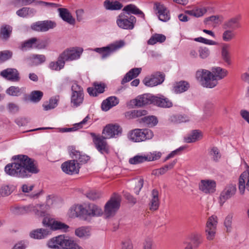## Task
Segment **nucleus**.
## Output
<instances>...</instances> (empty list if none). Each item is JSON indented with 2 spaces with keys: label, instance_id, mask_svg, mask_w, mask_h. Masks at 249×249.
<instances>
[{
  "label": "nucleus",
  "instance_id": "1",
  "mask_svg": "<svg viewBox=\"0 0 249 249\" xmlns=\"http://www.w3.org/2000/svg\"><path fill=\"white\" fill-rule=\"evenodd\" d=\"M15 160L13 163L6 165L4 171L6 174L15 177L25 178L29 173L36 174L38 172L34 160L26 155H18L12 157Z\"/></svg>",
  "mask_w": 249,
  "mask_h": 249
},
{
  "label": "nucleus",
  "instance_id": "2",
  "mask_svg": "<svg viewBox=\"0 0 249 249\" xmlns=\"http://www.w3.org/2000/svg\"><path fill=\"white\" fill-rule=\"evenodd\" d=\"M74 240L71 237L60 235L48 241L47 246L53 249H69L73 245Z\"/></svg>",
  "mask_w": 249,
  "mask_h": 249
},
{
  "label": "nucleus",
  "instance_id": "3",
  "mask_svg": "<svg viewBox=\"0 0 249 249\" xmlns=\"http://www.w3.org/2000/svg\"><path fill=\"white\" fill-rule=\"evenodd\" d=\"M125 44V42L123 40L116 41L109 44L106 47L96 48L91 49L101 55L102 59H106L112 53L123 48Z\"/></svg>",
  "mask_w": 249,
  "mask_h": 249
},
{
  "label": "nucleus",
  "instance_id": "4",
  "mask_svg": "<svg viewBox=\"0 0 249 249\" xmlns=\"http://www.w3.org/2000/svg\"><path fill=\"white\" fill-rule=\"evenodd\" d=\"M121 196L114 194L106 203L104 207V213L107 217H113L120 207Z\"/></svg>",
  "mask_w": 249,
  "mask_h": 249
},
{
  "label": "nucleus",
  "instance_id": "5",
  "mask_svg": "<svg viewBox=\"0 0 249 249\" xmlns=\"http://www.w3.org/2000/svg\"><path fill=\"white\" fill-rule=\"evenodd\" d=\"M211 71L205 69H199L196 73V78L202 86L207 88H214V82L212 79Z\"/></svg>",
  "mask_w": 249,
  "mask_h": 249
},
{
  "label": "nucleus",
  "instance_id": "6",
  "mask_svg": "<svg viewBox=\"0 0 249 249\" xmlns=\"http://www.w3.org/2000/svg\"><path fill=\"white\" fill-rule=\"evenodd\" d=\"M71 106L76 108L81 106L84 101V94L83 88L74 83L71 87Z\"/></svg>",
  "mask_w": 249,
  "mask_h": 249
},
{
  "label": "nucleus",
  "instance_id": "7",
  "mask_svg": "<svg viewBox=\"0 0 249 249\" xmlns=\"http://www.w3.org/2000/svg\"><path fill=\"white\" fill-rule=\"evenodd\" d=\"M153 136V132L148 129H135L128 134V139L134 142H140L151 139Z\"/></svg>",
  "mask_w": 249,
  "mask_h": 249
},
{
  "label": "nucleus",
  "instance_id": "8",
  "mask_svg": "<svg viewBox=\"0 0 249 249\" xmlns=\"http://www.w3.org/2000/svg\"><path fill=\"white\" fill-rule=\"evenodd\" d=\"M136 22V18L133 16L121 13L117 17L116 23L117 25L122 29L132 30L134 28Z\"/></svg>",
  "mask_w": 249,
  "mask_h": 249
},
{
  "label": "nucleus",
  "instance_id": "9",
  "mask_svg": "<svg viewBox=\"0 0 249 249\" xmlns=\"http://www.w3.org/2000/svg\"><path fill=\"white\" fill-rule=\"evenodd\" d=\"M122 131V128L118 124H109L104 127L102 135L109 139L120 136Z\"/></svg>",
  "mask_w": 249,
  "mask_h": 249
},
{
  "label": "nucleus",
  "instance_id": "10",
  "mask_svg": "<svg viewBox=\"0 0 249 249\" xmlns=\"http://www.w3.org/2000/svg\"><path fill=\"white\" fill-rule=\"evenodd\" d=\"M93 140V142L96 149L102 154L108 153L109 151V147L107 144L105 137L103 135L101 136L100 135H97L94 133H90Z\"/></svg>",
  "mask_w": 249,
  "mask_h": 249
},
{
  "label": "nucleus",
  "instance_id": "11",
  "mask_svg": "<svg viewBox=\"0 0 249 249\" xmlns=\"http://www.w3.org/2000/svg\"><path fill=\"white\" fill-rule=\"evenodd\" d=\"M217 223V216L213 215L208 218L205 228L206 236L208 240H213L214 238Z\"/></svg>",
  "mask_w": 249,
  "mask_h": 249
},
{
  "label": "nucleus",
  "instance_id": "12",
  "mask_svg": "<svg viewBox=\"0 0 249 249\" xmlns=\"http://www.w3.org/2000/svg\"><path fill=\"white\" fill-rule=\"evenodd\" d=\"M83 49L80 47H74L66 49L59 55L61 58L65 61H70L78 59L82 53Z\"/></svg>",
  "mask_w": 249,
  "mask_h": 249
},
{
  "label": "nucleus",
  "instance_id": "13",
  "mask_svg": "<svg viewBox=\"0 0 249 249\" xmlns=\"http://www.w3.org/2000/svg\"><path fill=\"white\" fill-rule=\"evenodd\" d=\"M236 191V185L231 183L227 184L221 192L218 197V202L221 206H223L226 201L233 196Z\"/></svg>",
  "mask_w": 249,
  "mask_h": 249
},
{
  "label": "nucleus",
  "instance_id": "14",
  "mask_svg": "<svg viewBox=\"0 0 249 249\" xmlns=\"http://www.w3.org/2000/svg\"><path fill=\"white\" fill-rule=\"evenodd\" d=\"M83 206V217L99 216L103 213L102 209L93 203L84 204Z\"/></svg>",
  "mask_w": 249,
  "mask_h": 249
},
{
  "label": "nucleus",
  "instance_id": "15",
  "mask_svg": "<svg viewBox=\"0 0 249 249\" xmlns=\"http://www.w3.org/2000/svg\"><path fill=\"white\" fill-rule=\"evenodd\" d=\"M153 9L159 20L163 22H167L170 19L169 10L164 4L160 2H155Z\"/></svg>",
  "mask_w": 249,
  "mask_h": 249
},
{
  "label": "nucleus",
  "instance_id": "16",
  "mask_svg": "<svg viewBox=\"0 0 249 249\" xmlns=\"http://www.w3.org/2000/svg\"><path fill=\"white\" fill-rule=\"evenodd\" d=\"M49 209V206L45 204H36V205L31 204L20 208L21 211L33 212L40 216H45V213Z\"/></svg>",
  "mask_w": 249,
  "mask_h": 249
},
{
  "label": "nucleus",
  "instance_id": "17",
  "mask_svg": "<svg viewBox=\"0 0 249 249\" xmlns=\"http://www.w3.org/2000/svg\"><path fill=\"white\" fill-rule=\"evenodd\" d=\"M61 167L63 172L70 175L78 174L80 168L79 163H76L74 160L63 162Z\"/></svg>",
  "mask_w": 249,
  "mask_h": 249
},
{
  "label": "nucleus",
  "instance_id": "18",
  "mask_svg": "<svg viewBox=\"0 0 249 249\" xmlns=\"http://www.w3.org/2000/svg\"><path fill=\"white\" fill-rule=\"evenodd\" d=\"M164 80V75L160 72H156L151 76L145 77L142 82L146 86L154 87L160 84Z\"/></svg>",
  "mask_w": 249,
  "mask_h": 249
},
{
  "label": "nucleus",
  "instance_id": "19",
  "mask_svg": "<svg viewBox=\"0 0 249 249\" xmlns=\"http://www.w3.org/2000/svg\"><path fill=\"white\" fill-rule=\"evenodd\" d=\"M56 26V23L51 20L37 21L31 25V29L38 32H46Z\"/></svg>",
  "mask_w": 249,
  "mask_h": 249
},
{
  "label": "nucleus",
  "instance_id": "20",
  "mask_svg": "<svg viewBox=\"0 0 249 249\" xmlns=\"http://www.w3.org/2000/svg\"><path fill=\"white\" fill-rule=\"evenodd\" d=\"M216 183L213 179H203L199 183V189L205 194H213L216 191Z\"/></svg>",
  "mask_w": 249,
  "mask_h": 249
},
{
  "label": "nucleus",
  "instance_id": "21",
  "mask_svg": "<svg viewBox=\"0 0 249 249\" xmlns=\"http://www.w3.org/2000/svg\"><path fill=\"white\" fill-rule=\"evenodd\" d=\"M211 72H212L211 78L215 82H214V87L218 85V81L224 79L228 73L227 70L220 67H212Z\"/></svg>",
  "mask_w": 249,
  "mask_h": 249
},
{
  "label": "nucleus",
  "instance_id": "22",
  "mask_svg": "<svg viewBox=\"0 0 249 249\" xmlns=\"http://www.w3.org/2000/svg\"><path fill=\"white\" fill-rule=\"evenodd\" d=\"M238 188L240 193L244 194L245 189L249 191V170L241 174L239 178Z\"/></svg>",
  "mask_w": 249,
  "mask_h": 249
},
{
  "label": "nucleus",
  "instance_id": "23",
  "mask_svg": "<svg viewBox=\"0 0 249 249\" xmlns=\"http://www.w3.org/2000/svg\"><path fill=\"white\" fill-rule=\"evenodd\" d=\"M0 75L4 78L12 81L19 80V73L16 69L8 68L0 72Z\"/></svg>",
  "mask_w": 249,
  "mask_h": 249
},
{
  "label": "nucleus",
  "instance_id": "24",
  "mask_svg": "<svg viewBox=\"0 0 249 249\" xmlns=\"http://www.w3.org/2000/svg\"><path fill=\"white\" fill-rule=\"evenodd\" d=\"M153 97V96L150 94H144L138 96L131 102L135 106L141 107L145 105L152 103Z\"/></svg>",
  "mask_w": 249,
  "mask_h": 249
},
{
  "label": "nucleus",
  "instance_id": "25",
  "mask_svg": "<svg viewBox=\"0 0 249 249\" xmlns=\"http://www.w3.org/2000/svg\"><path fill=\"white\" fill-rule=\"evenodd\" d=\"M69 149L70 156L75 160V162H79L83 164L86 163L89 160V156L81 154L80 151L76 150L74 147H71Z\"/></svg>",
  "mask_w": 249,
  "mask_h": 249
},
{
  "label": "nucleus",
  "instance_id": "26",
  "mask_svg": "<svg viewBox=\"0 0 249 249\" xmlns=\"http://www.w3.org/2000/svg\"><path fill=\"white\" fill-rule=\"evenodd\" d=\"M154 104L161 107H170L172 106V102L167 98L160 95V96H153V102Z\"/></svg>",
  "mask_w": 249,
  "mask_h": 249
},
{
  "label": "nucleus",
  "instance_id": "27",
  "mask_svg": "<svg viewBox=\"0 0 249 249\" xmlns=\"http://www.w3.org/2000/svg\"><path fill=\"white\" fill-rule=\"evenodd\" d=\"M58 11L60 17L64 21L70 25H74L75 24V19L67 9L60 8L58 9Z\"/></svg>",
  "mask_w": 249,
  "mask_h": 249
},
{
  "label": "nucleus",
  "instance_id": "28",
  "mask_svg": "<svg viewBox=\"0 0 249 249\" xmlns=\"http://www.w3.org/2000/svg\"><path fill=\"white\" fill-rule=\"evenodd\" d=\"M119 99L115 96H110L104 100L101 105V108L103 111H108L112 107L119 104Z\"/></svg>",
  "mask_w": 249,
  "mask_h": 249
},
{
  "label": "nucleus",
  "instance_id": "29",
  "mask_svg": "<svg viewBox=\"0 0 249 249\" xmlns=\"http://www.w3.org/2000/svg\"><path fill=\"white\" fill-rule=\"evenodd\" d=\"M83 204H77L71 206L69 209L68 215L71 218L83 217Z\"/></svg>",
  "mask_w": 249,
  "mask_h": 249
},
{
  "label": "nucleus",
  "instance_id": "30",
  "mask_svg": "<svg viewBox=\"0 0 249 249\" xmlns=\"http://www.w3.org/2000/svg\"><path fill=\"white\" fill-rule=\"evenodd\" d=\"M150 209L156 211L160 206L159 193L157 190L154 189L151 193V198L149 203Z\"/></svg>",
  "mask_w": 249,
  "mask_h": 249
},
{
  "label": "nucleus",
  "instance_id": "31",
  "mask_svg": "<svg viewBox=\"0 0 249 249\" xmlns=\"http://www.w3.org/2000/svg\"><path fill=\"white\" fill-rule=\"evenodd\" d=\"M142 71L141 68H136L130 70L125 75L124 77L122 80V84H124L130 81L133 78L137 77L141 73Z\"/></svg>",
  "mask_w": 249,
  "mask_h": 249
},
{
  "label": "nucleus",
  "instance_id": "32",
  "mask_svg": "<svg viewBox=\"0 0 249 249\" xmlns=\"http://www.w3.org/2000/svg\"><path fill=\"white\" fill-rule=\"evenodd\" d=\"M190 87L189 84L185 81H181L174 84L173 91L176 93H181L187 91Z\"/></svg>",
  "mask_w": 249,
  "mask_h": 249
},
{
  "label": "nucleus",
  "instance_id": "33",
  "mask_svg": "<svg viewBox=\"0 0 249 249\" xmlns=\"http://www.w3.org/2000/svg\"><path fill=\"white\" fill-rule=\"evenodd\" d=\"M123 11L126 12V15H130V14H133L136 15H139L143 18H144V14L134 4H130L127 5L124 8Z\"/></svg>",
  "mask_w": 249,
  "mask_h": 249
},
{
  "label": "nucleus",
  "instance_id": "34",
  "mask_svg": "<svg viewBox=\"0 0 249 249\" xmlns=\"http://www.w3.org/2000/svg\"><path fill=\"white\" fill-rule=\"evenodd\" d=\"M28 60L33 66H37L46 61V57L43 54H32L28 58Z\"/></svg>",
  "mask_w": 249,
  "mask_h": 249
},
{
  "label": "nucleus",
  "instance_id": "35",
  "mask_svg": "<svg viewBox=\"0 0 249 249\" xmlns=\"http://www.w3.org/2000/svg\"><path fill=\"white\" fill-rule=\"evenodd\" d=\"M49 232L46 230L39 229L31 231L30 236L34 239H41L45 238L49 234Z\"/></svg>",
  "mask_w": 249,
  "mask_h": 249
},
{
  "label": "nucleus",
  "instance_id": "36",
  "mask_svg": "<svg viewBox=\"0 0 249 249\" xmlns=\"http://www.w3.org/2000/svg\"><path fill=\"white\" fill-rule=\"evenodd\" d=\"M166 40V36L162 34H155L153 35L147 41V44L153 45L157 43H161Z\"/></svg>",
  "mask_w": 249,
  "mask_h": 249
},
{
  "label": "nucleus",
  "instance_id": "37",
  "mask_svg": "<svg viewBox=\"0 0 249 249\" xmlns=\"http://www.w3.org/2000/svg\"><path fill=\"white\" fill-rule=\"evenodd\" d=\"M239 20V17L232 18L225 22L224 24V28L225 29H229L230 30H234L239 28L240 24Z\"/></svg>",
  "mask_w": 249,
  "mask_h": 249
},
{
  "label": "nucleus",
  "instance_id": "38",
  "mask_svg": "<svg viewBox=\"0 0 249 249\" xmlns=\"http://www.w3.org/2000/svg\"><path fill=\"white\" fill-rule=\"evenodd\" d=\"M65 64L64 61L59 55L57 61H52L49 63L48 67L51 70L59 71L64 68Z\"/></svg>",
  "mask_w": 249,
  "mask_h": 249
},
{
  "label": "nucleus",
  "instance_id": "39",
  "mask_svg": "<svg viewBox=\"0 0 249 249\" xmlns=\"http://www.w3.org/2000/svg\"><path fill=\"white\" fill-rule=\"evenodd\" d=\"M105 8L110 10H118L121 9L123 5L117 1H110L109 0H106L104 2Z\"/></svg>",
  "mask_w": 249,
  "mask_h": 249
},
{
  "label": "nucleus",
  "instance_id": "40",
  "mask_svg": "<svg viewBox=\"0 0 249 249\" xmlns=\"http://www.w3.org/2000/svg\"><path fill=\"white\" fill-rule=\"evenodd\" d=\"M145 161H147L145 154H137L134 157L129 158L128 160L129 163L132 165L141 164Z\"/></svg>",
  "mask_w": 249,
  "mask_h": 249
},
{
  "label": "nucleus",
  "instance_id": "41",
  "mask_svg": "<svg viewBox=\"0 0 249 249\" xmlns=\"http://www.w3.org/2000/svg\"><path fill=\"white\" fill-rule=\"evenodd\" d=\"M201 132L197 130L193 131L188 136L184 138L185 141L187 143L194 142L202 138Z\"/></svg>",
  "mask_w": 249,
  "mask_h": 249
},
{
  "label": "nucleus",
  "instance_id": "42",
  "mask_svg": "<svg viewBox=\"0 0 249 249\" xmlns=\"http://www.w3.org/2000/svg\"><path fill=\"white\" fill-rule=\"evenodd\" d=\"M12 31V28L10 26L6 25L2 26L0 29V37L4 40H8Z\"/></svg>",
  "mask_w": 249,
  "mask_h": 249
},
{
  "label": "nucleus",
  "instance_id": "43",
  "mask_svg": "<svg viewBox=\"0 0 249 249\" xmlns=\"http://www.w3.org/2000/svg\"><path fill=\"white\" fill-rule=\"evenodd\" d=\"M25 91L24 88H20L18 87L11 86L7 89L6 92L10 96H18Z\"/></svg>",
  "mask_w": 249,
  "mask_h": 249
},
{
  "label": "nucleus",
  "instance_id": "44",
  "mask_svg": "<svg viewBox=\"0 0 249 249\" xmlns=\"http://www.w3.org/2000/svg\"><path fill=\"white\" fill-rule=\"evenodd\" d=\"M36 41V38H31L21 43L20 49L22 51H26L31 48H35Z\"/></svg>",
  "mask_w": 249,
  "mask_h": 249
},
{
  "label": "nucleus",
  "instance_id": "45",
  "mask_svg": "<svg viewBox=\"0 0 249 249\" xmlns=\"http://www.w3.org/2000/svg\"><path fill=\"white\" fill-rule=\"evenodd\" d=\"M191 243L194 248H197L202 242V237L200 234L193 233L190 236Z\"/></svg>",
  "mask_w": 249,
  "mask_h": 249
},
{
  "label": "nucleus",
  "instance_id": "46",
  "mask_svg": "<svg viewBox=\"0 0 249 249\" xmlns=\"http://www.w3.org/2000/svg\"><path fill=\"white\" fill-rule=\"evenodd\" d=\"M233 217V214L230 213L225 218L224 225L226 229V231L227 232H230L231 231Z\"/></svg>",
  "mask_w": 249,
  "mask_h": 249
},
{
  "label": "nucleus",
  "instance_id": "47",
  "mask_svg": "<svg viewBox=\"0 0 249 249\" xmlns=\"http://www.w3.org/2000/svg\"><path fill=\"white\" fill-rule=\"evenodd\" d=\"M69 228V227L67 225L57 221H53L51 228L53 230H60L64 232L67 231Z\"/></svg>",
  "mask_w": 249,
  "mask_h": 249
},
{
  "label": "nucleus",
  "instance_id": "48",
  "mask_svg": "<svg viewBox=\"0 0 249 249\" xmlns=\"http://www.w3.org/2000/svg\"><path fill=\"white\" fill-rule=\"evenodd\" d=\"M221 56L223 60L228 64L230 63V56L229 53V46L224 45L221 50Z\"/></svg>",
  "mask_w": 249,
  "mask_h": 249
},
{
  "label": "nucleus",
  "instance_id": "49",
  "mask_svg": "<svg viewBox=\"0 0 249 249\" xmlns=\"http://www.w3.org/2000/svg\"><path fill=\"white\" fill-rule=\"evenodd\" d=\"M43 93L39 90L33 91L30 95V99L31 101L36 103L38 102L42 98Z\"/></svg>",
  "mask_w": 249,
  "mask_h": 249
},
{
  "label": "nucleus",
  "instance_id": "50",
  "mask_svg": "<svg viewBox=\"0 0 249 249\" xmlns=\"http://www.w3.org/2000/svg\"><path fill=\"white\" fill-rule=\"evenodd\" d=\"M162 153L159 151H153L145 154L147 161H154L159 160L161 157Z\"/></svg>",
  "mask_w": 249,
  "mask_h": 249
},
{
  "label": "nucleus",
  "instance_id": "51",
  "mask_svg": "<svg viewBox=\"0 0 249 249\" xmlns=\"http://www.w3.org/2000/svg\"><path fill=\"white\" fill-rule=\"evenodd\" d=\"M142 121L151 126H155L158 123L157 118L154 116H145L142 118Z\"/></svg>",
  "mask_w": 249,
  "mask_h": 249
},
{
  "label": "nucleus",
  "instance_id": "52",
  "mask_svg": "<svg viewBox=\"0 0 249 249\" xmlns=\"http://www.w3.org/2000/svg\"><path fill=\"white\" fill-rule=\"evenodd\" d=\"M75 233L79 237H83L89 235V231L88 228L82 227L76 229Z\"/></svg>",
  "mask_w": 249,
  "mask_h": 249
},
{
  "label": "nucleus",
  "instance_id": "53",
  "mask_svg": "<svg viewBox=\"0 0 249 249\" xmlns=\"http://www.w3.org/2000/svg\"><path fill=\"white\" fill-rule=\"evenodd\" d=\"M14 189L13 186L8 185L2 186L0 188V197L1 196H8L10 195Z\"/></svg>",
  "mask_w": 249,
  "mask_h": 249
},
{
  "label": "nucleus",
  "instance_id": "54",
  "mask_svg": "<svg viewBox=\"0 0 249 249\" xmlns=\"http://www.w3.org/2000/svg\"><path fill=\"white\" fill-rule=\"evenodd\" d=\"M235 37L234 33L231 30H227L224 31L222 35V39L224 41L229 42L233 39Z\"/></svg>",
  "mask_w": 249,
  "mask_h": 249
},
{
  "label": "nucleus",
  "instance_id": "55",
  "mask_svg": "<svg viewBox=\"0 0 249 249\" xmlns=\"http://www.w3.org/2000/svg\"><path fill=\"white\" fill-rule=\"evenodd\" d=\"M12 52L8 50L0 52V63L9 59L12 57Z\"/></svg>",
  "mask_w": 249,
  "mask_h": 249
},
{
  "label": "nucleus",
  "instance_id": "56",
  "mask_svg": "<svg viewBox=\"0 0 249 249\" xmlns=\"http://www.w3.org/2000/svg\"><path fill=\"white\" fill-rule=\"evenodd\" d=\"M48 45V42L47 40H41L36 38L35 48L37 49H45Z\"/></svg>",
  "mask_w": 249,
  "mask_h": 249
},
{
  "label": "nucleus",
  "instance_id": "57",
  "mask_svg": "<svg viewBox=\"0 0 249 249\" xmlns=\"http://www.w3.org/2000/svg\"><path fill=\"white\" fill-rule=\"evenodd\" d=\"M57 105V100L56 99L51 98L50 99L49 103L47 105H44V109L48 110L55 108Z\"/></svg>",
  "mask_w": 249,
  "mask_h": 249
},
{
  "label": "nucleus",
  "instance_id": "58",
  "mask_svg": "<svg viewBox=\"0 0 249 249\" xmlns=\"http://www.w3.org/2000/svg\"><path fill=\"white\" fill-rule=\"evenodd\" d=\"M87 196L89 199L94 200L100 197L101 194L95 190H90L87 193Z\"/></svg>",
  "mask_w": 249,
  "mask_h": 249
},
{
  "label": "nucleus",
  "instance_id": "59",
  "mask_svg": "<svg viewBox=\"0 0 249 249\" xmlns=\"http://www.w3.org/2000/svg\"><path fill=\"white\" fill-rule=\"evenodd\" d=\"M194 40L196 42L202 43L203 44H207V45H214L216 44V42H215L213 40H209V39L205 38L202 37H199L195 38L194 39Z\"/></svg>",
  "mask_w": 249,
  "mask_h": 249
},
{
  "label": "nucleus",
  "instance_id": "60",
  "mask_svg": "<svg viewBox=\"0 0 249 249\" xmlns=\"http://www.w3.org/2000/svg\"><path fill=\"white\" fill-rule=\"evenodd\" d=\"M199 57L202 59H205L210 55L209 50L206 48H200L198 50Z\"/></svg>",
  "mask_w": 249,
  "mask_h": 249
},
{
  "label": "nucleus",
  "instance_id": "61",
  "mask_svg": "<svg viewBox=\"0 0 249 249\" xmlns=\"http://www.w3.org/2000/svg\"><path fill=\"white\" fill-rule=\"evenodd\" d=\"M183 149V147H179L175 150L172 151L169 153L164 159V162L169 160L171 158L174 157L176 155L179 154V152Z\"/></svg>",
  "mask_w": 249,
  "mask_h": 249
},
{
  "label": "nucleus",
  "instance_id": "62",
  "mask_svg": "<svg viewBox=\"0 0 249 249\" xmlns=\"http://www.w3.org/2000/svg\"><path fill=\"white\" fill-rule=\"evenodd\" d=\"M210 154L213 156L214 160H217L221 157L219 150L216 147L212 148L211 150Z\"/></svg>",
  "mask_w": 249,
  "mask_h": 249
},
{
  "label": "nucleus",
  "instance_id": "63",
  "mask_svg": "<svg viewBox=\"0 0 249 249\" xmlns=\"http://www.w3.org/2000/svg\"><path fill=\"white\" fill-rule=\"evenodd\" d=\"M153 244L152 240L147 239L143 243L142 249H153Z\"/></svg>",
  "mask_w": 249,
  "mask_h": 249
},
{
  "label": "nucleus",
  "instance_id": "64",
  "mask_svg": "<svg viewBox=\"0 0 249 249\" xmlns=\"http://www.w3.org/2000/svg\"><path fill=\"white\" fill-rule=\"evenodd\" d=\"M122 248L123 249H132V244L130 239H126L122 241Z\"/></svg>",
  "mask_w": 249,
  "mask_h": 249
}]
</instances>
